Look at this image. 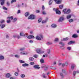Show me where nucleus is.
I'll return each mask as SVG.
<instances>
[{
  "instance_id": "f257e3e1",
  "label": "nucleus",
  "mask_w": 79,
  "mask_h": 79,
  "mask_svg": "<svg viewBox=\"0 0 79 79\" xmlns=\"http://www.w3.org/2000/svg\"><path fill=\"white\" fill-rule=\"evenodd\" d=\"M67 9H65L63 10V12L64 14H69L71 12V10L69 9H68L67 10Z\"/></svg>"
},
{
  "instance_id": "f03ea898",
  "label": "nucleus",
  "mask_w": 79,
  "mask_h": 79,
  "mask_svg": "<svg viewBox=\"0 0 79 79\" xmlns=\"http://www.w3.org/2000/svg\"><path fill=\"white\" fill-rule=\"evenodd\" d=\"M27 33H26V34H24V33L23 32H21L20 34V36H24L25 37H27Z\"/></svg>"
},
{
  "instance_id": "7ed1b4c3",
  "label": "nucleus",
  "mask_w": 79,
  "mask_h": 79,
  "mask_svg": "<svg viewBox=\"0 0 79 79\" xmlns=\"http://www.w3.org/2000/svg\"><path fill=\"white\" fill-rule=\"evenodd\" d=\"M35 18V15H31L28 18V19H34Z\"/></svg>"
},
{
  "instance_id": "20e7f679",
  "label": "nucleus",
  "mask_w": 79,
  "mask_h": 79,
  "mask_svg": "<svg viewBox=\"0 0 79 79\" xmlns=\"http://www.w3.org/2000/svg\"><path fill=\"white\" fill-rule=\"evenodd\" d=\"M41 67L42 68H44V70L45 71H46V70H47V69H48V67H46V66H45V65H43Z\"/></svg>"
},
{
  "instance_id": "39448f33",
  "label": "nucleus",
  "mask_w": 79,
  "mask_h": 79,
  "mask_svg": "<svg viewBox=\"0 0 79 79\" xmlns=\"http://www.w3.org/2000/svg\"><path fill=\"white\" fill-rule=\"evenodd\" d=\"M64 19V18L63 17H60L59 19L58 20L59 22H62L63 21Z\"/></svg>"
},
{
  "instance_id": "423d86ee",
  "label": "nucleus",
  "mask_w": 79,
  "mask_h": 79,
  "mask_svg": "<svg viewBox=\"0 0 79 79\" xmlns=\"http://www.w3.org/2000/svg\"><path fill=\"white\" fill-rule=\"evenodd\" d=\"M36 51L38 53H42L41 49H36Z\"/></svg>"
},
{
  "instance_id": "0eeeda50",
  "label": "nucleus",
  "mask_w": 79,
  "mask_h": 79,
  "mask_svg": "<svg viewBox=\"0 0 79 79\" xmlns=\"http://www.w3.org/2000/svg\"><path fill=\"white\" fill-rule=\"evenodd\" d=\"M20 54H21V55H26L28 54L27 52H20Z\"/></svg>"
},
{
  "instance_id": "6e6552de",
  "label": "nucleus",
  "mask_w": 79,
  "mask_h": 79,
  "mask_svg": "<svg viewBox=\"0 0 79 79\" xmlns=\"http://www.w3.org/2000/svg\"><path fill=\"white\" fill-rule=\"evenodd\" d=\"M27 38L30 39H34V36L32 35H30L27 37Z\"/></svg>"
},
{
  "instance_id": "1a4fd4ad",
  "label": "nucleus",
  "mask_w": 79,
  "mask_h": 79,
  "mask_svg": "<svg viewBox=\"0 0 79 79\" xmlns=\"http://www.w3.org/2000/svg\"><path fill=\"white\" fill-rule=\"evenodd\" d=\"M0 2H2L1 3V5H4L5 2V0H0Z\"/></svg>"
},
{
  "instance_id": "9d476101",
  "label": "nucleus",
  "mask_w": 79,
  "mask_h": 79,
  "mask_svg": "<svg viewBox=\"0 0 79 79\" xmlns=\"http://www.w3.org/2000/svg\"><path fill=\"white\" fill-rule=\"evenodd\" d=\"M35 69H40V67H39L38 65H36L34 66Z\"/></svg>"
},
{
  "instance_id": "9b49d317",
  "label": "nucleus",
  "mask_w": 79,
  "mask_h": 79,
  "mask_svg": "<svg viewBox=\"0 0 79 79\" xmlns=\"http://www.w3.org/2000/svg\"><path fill=\"white\" fill-rule=\"evenodd\" d=\"M56 14H57V15H60V14H61V12L58 10H56Z\"/></svg>"
},
{
  "instance_id": "f8f14e48",
  "label": "nucleus",
  "mask_w": 79,
  "mask_h": 79,
  "mask_svg": "<svg viewBox=\"0 0 79 79\" xmlns=\"http://www.w3.org/2000/svg\"><path fill=\"white\" fill-rule=\"evenodd\" d=\"M5 27V25L4 24H0V27H1V28L3 29L4 27Z\"/></svg>"
},
{
  "instance_id": "ddd939ff",
  "label": "nucleus",
  "mask_w": 79,
  "mask_h": 79,
  "mask_svg": "<svg viewBox=\"0 0 79 79\" xmlns=\"http://www.w3.org/2000/svg\"><path fill=\"white\" fill-rule=\"evenodd\" d=\"M51 27H52L55 28V27H56V25L55 24H53L51 25Z\"/></svg>"
},
{
  "instance_id": "4468645a",
  "label": "nucleus",
  "mask_w": 79,
  "mask_h": 79,
  "mask_svg": "<svg viewBox=\"0 0 79 79\" xmlns=\"http://www.w3.org/2000/svg\"><path fill=\"white\" fill-rule=\"evenodd\" d=\"M61 0H58L56 2V3H57V4H60V3H61Z\"/></svg>"
},
{
  "instance_id": "2eb2a0df",
  "label": "nucleus",
  "mask_w": 79,
  "mask_h": 79,
  "mask_svg": "<svg viewBox=\"0 0 79 79\" xmlns=\"http://www.w3.org/2000/svg\"><path fill=\"white\" fill-rule=\"evenodd\" d=\"M79 73V71H77V72L76 71H74L73 73V76H75V75H76V74L77 73Z\"/></svg>"
},
{
  "instance_id": "dca6fc26",
  "label": "nucleus",
  "mask_w": 79,
  "mask_h": 79,
  "mask_svg": "<svg viewBox=\"0 0 79 79\" xmlns=\"http://www.w3.org/2000/svg\"><path fill=\"white\" fill-rule=\"evenodd\" d=\"M10 73H7L6 75V77H10Z\"/></svg>"
},
{
  "instance_id": "f3484780",
  "label": "nucleus",
  "mask_w": 79,
  "mask_h": 79,
  "mask_svg": "<svg viewBox=\"0 0 79 79\" xmlns=\"http://www.w3.org/2000/svg\"><path fill=\"white\" fill-rule=\"evenodd\" d=\"M72 37H73V38H76L77 37V35L76 34H74L73 35Z\"/></svg>"
},
{
  "instance_id": "a211bd4d",
  "label": "nucleus",
  "mask_w": 79,
  "mask_h": 79,
  "mask_svg": "<svg viewBox=\"0 0 79 79\" xmlns=\"http://www.w3.org/2000/svg\"><path fill=\"white\" fill-rule=\"evenodd\" d=\"M36 39H37V40H41V38L39 36H36Z\"/></svg>"
},
{
  "instance_id": "6ab92c4d",
  "label": "nucleus",
  "mask_w": 79,
  "mask_h": 79,
  "mask_svg": "<svg viewBox=\"0 0 79 79\" xmlns=\"http://www.w3.org/2000/svg\"><path fill=\"white\" fill-rule=\"evenodd\" d=\"M29 60L30 61H34V59L33 57H30L29 58Z\"/></svg>"
},
{
  "instance_id": "aec40b11",
  "label": "nucleus",
  "mask_w": 79,
  "mask_h": 79,
  "mask_svg": "<svg viewBox=\"0 0 79 79\" xmlns=\"http://www.w3.org/2000/svg\"><path fill=\"white\" fill-rule=\"evenodd\" d=\"M15 38V37H17L18 39H19L20 38V36L19 35H15L13 36Z\"/></svg>"
},
{
  "instance_id": "412c9836",
  "label": "nucleus",
  "mask_w": 79,
  "mask_h": 79,
  "mask_svg": "<svg viewBox=\"0 0 79 79\" xmlns=\"http://www.w3.org/2000/svg\"><path fill=\"white\" fill-rule=\"evenodd\" d=\"M48 19V18H47L46 20H43L42 21V23H45L47 21V20Z\"/></svg>"
},
{
  "instance_id": "4be33fe9",
  "label": "nucleus",
  "mask_w": 79,
  "mask_h": 79,
  "mask_svg": "<svg viewBox=\"0 0 79 79\" xmlns=\"http://www.w3.org/2000/svg\"><path fill=\"white\" fill-rule=\"evenodd\" d=\"M75 66H76V65L74 64H73L71 67L72 69H74V67H75Z\"/></svg>"
},
{
  "instance_id": "5701e85b",
  "label": "nucleus",
  "mask_w": 79,
  "mask_h": 79,
  "mask_svg": "<svg viewBox=\"0 0 79 79\" xmlns=\"http://www.w3.org/2000/svg\"><path fill=\"white\" fill-rule=\"evenodd\" d=\"M7 19H11V20H12L13 19V17L11 16L10 17H7Z\"/></svg>"
},
{
  "instance_id": "b1692460",
  "label": "nucleus",
  "mask_w": 79,
  "mask_h": 79,
  "mask_svg": "<svg viewBox=\"0 0 79 79\" xmlns=\"http://www.w3.org/2000/svg\"><path fill=\"white\" fill-rule=\"evenodd\" d=\"M74 42L71 41L68 43V44H69V45H71L72 44H74Z\"/></svg>"
},
{
  "instance_id": "393cba45",
  "label": "nucleus",
  "mask_w": 79,
  "mask_h": 79,
  "mask_svg": "<svg viewBox=\"0 0 79 79\" xmlns=\"http://www.w3.org/2000/svg\"><path fill=\"white\" fill-rule=\"evenodd\" d=\"M69 38H65L63 39V40L64 41H66V40H68Z\"/></svg>"
},
{
  "instance_id": "a878e982",
  "label": "nucleus",
  "mask_w": 79,
  "mask_h": 79,
  "mask_svg": "<svg viewBox=\"0 0 79 79\" xmlns=\"http://www.w3.org/2000/svg\"><path fill=\"white\" fill-rule=\"evenodd\" d=\"M71 15H70L67 16V19H69L71 18Z\"/></svg>"
},
{
  "instance_id": "bb28decb",
  "label": "nucleus",
  "mask_w": 79,
  "mask_h": 79,
  "mask_svg": "<svg viewBox=\"0 0 79 79\" xmlns=\"http://www.w3.org/2000/svg\"><path fill=\"white\" fill-rule=\"evenodd\" d=\"M22 66H29V64L26 63L23 64H22Z\"/></svg>"
},
{
  "instance_id": "cd10ccee",
  "label": "nucleus",
  "mask_w": 79,
  "mask_h": 79,
  "mask_svg": "<svg viewBox=\"0 0 79 79\" xmlns=\"http://www.w3.org/2000/svg\"><path fill=\"white\" fill-rule=\"evenodd\" d=\"M40 61L41 63H44V60L43 59H42L40 60Z\"/></svg>"
},
{
  "instance_id": "c85d7f7f",
  "label": "nucleus",
  "mask_w": 79,
  "mask_h": 79,
  "mask_svg": "<svg viewBox=\"0 0 79 79\" xmlns=\"http://www.w3.org/2000/svg\"><path fill=\"white\" fill-rule=\"evenodd\" d=\"M16 21H17V19L16 18H15L13 19V22L15 23Z\"/></svg>"
},
{
  "instance_id": "c756f323",
  "label": "nucleus",
  "mask_w": 79,
  "mask_h": 79,
  "mask_svg": "<svg viewBox=\"0 0 79 79\" xmlns=\"http://www.w3.org/2000/svg\"><path fill=\"white\" fill-rule=\"evenodd\" d=\"M60 76H61L62 79H63L64 77V76H63V73H60Z\"/></svg>"
},
{
  "instance_id": "7c9ffc66",
  "label": "nucleus",
  "mask_w": 79,
  "mask_h": 79,
  "mask_svg": "<svg viewBox=\"0 0 79 79\" xmlns=\"http://www.w3.org/2000/svg\"><path fill=\"white\" fill-rule=\"evenodd\" d=\"M4 57L2 56H0V60H3Z\"/></svg>"
},
{
  "instance_id": "2f4dec72",
  "label": "nucleus",
  "mask_w": 79,
  "mask_h": 79,
  "mask_svg": "<svg viewBox=\"0 0 79 79\" xmlns=\"http://www.w3.org/2000/svg\"><path fill=\"white\" fill-rule=\"evenodd\" d=\"M29 15V13H26L25 14V15L26 17H27V16H28Z\"/></svg>"
},
{
  "instance_id": "473e14b6",
  "label": "nucleus",
  "mask_w": 79,
  "mask_h": 79,
  "mask_svg": "<svg viewBox=\"0 0 79 79\" xmlns=\"http://www.w3.org/2000/svg\"><path fill=\"white\" fill-rule=\"evenodd\" d=\"M63 8V5H61L59 6V8L60 9H62Z\"/></svg>"
},
{
  "instance_id": "72a5a7b5",
  "label": "nucleus",
  "mask_w": 79,
  "mask_h": 79,
  "mask_svg": "<svg viewBox=\"0 0 79 79\" xmlns=\"http://www.w3.org/2000/svg\"><path fill=\"white\" fill-rule=\"evenodd\" d=\"M2 9H3V10H8V9L6 8L4 6H3Z\"/></svg>"
},
{
  "instance_id": "f704fd0d",
  "label": "nucleus",
  "mask_w": 79,
  "mask_h": 79,
  "mask_svg": "<svg viewBox=\"0 0 79 79\" xmlns=\"http://www.w3.org/2000/svg\"><path fill=\"white\" fill-rule=\"evenodd\" d=\"M42 77L43 78H46V77L45 76V73H43V74Z\"/></svg>"
},
{
  "instance_id": "c9c22d12",
  "label": "nucleus",
  "mask_w": 79,
  "mask_h": 79,
  "mask_svg": "<svg viewBox=\"0 0 79 79\" xmlns=\"http://www.w3.org/2000/svg\"><path fill=\"white\" fill-rule=\"evenodd\" d=\"M52 2H53L52 0H50L49 2V5H51L52 3Z\"/></svg>"
},
{
  "instance_id": "e433bc0d",
  "label": "nucleus",
  "mask_w": 79,
  "mask_h": 79,
  "mask_svg": "<svg viewBox=\"0 0 79 79\" xmlns=\"http://www.w3.org/2000/svg\"><path fill=\"white\" fill-rule=\"evenodd\" d=\"M59 44L61 45H62V46H64V44L62 42L59 43Z\"/></svg>"
},
{
  "instance_id": "4c0bfd02",
  "label": "nucleus",
  "mask_w": 79,
  "mask_h": 79,
  "mask_svg": "<svg viewBox=\"0 0 79 79\" xmlns=\"http://www.w3.org/2000/svg\"><path fill=\"white\" fill-rule=\"evenodd\" d=\"M19 62H20V63H25V62H24V61L21 60H19Z\"/></svg>"
},
{
  "instance_id": "58836bf2",
  "label": "nucleus",
  "mask_w": 79,
  "mask_h": 79,
  "mask_svg": "<svg viewBox=\"0 0 79 79\" xmlns=\"http://www.w3.org/2000/svg\"><path fill=\"white\" fill-rule=\"evenodd\" d=\"M52 44V43L50 42H48L47 43V45H51Z\"/></svg>"
},
{
  "instance_id": "ea45409f",
  "label": "nucleus",
  "mask_w": 79,
  "mask_h": 79,
  "mask_svg": "<svg viewBox=\"0 0 79 79\" xmlns=\"http://www.w3.org/2000/svg\"><path fill=\"white\" fill-rule=\"evenodd\" d=\"M16 2V0H12L11 1V3H13Z\"/></svg>"
},
{
  "instance_id": "a19ab883",
  "label": "nucleus",
  "mask_w": 79,
  "mask_h": 79,
  "mask_svg": "<svg viewBox=\"0 0 79 79\" xmlns=\"http://www.w3.org/2000/svg\"><path fill=\"white\" fill-rule=\"evenodd\" d=\"M1 24H2V23H5V20H2L0 21Z\"/></svg>"
},
{
  "instance_id": "79ce46f5",
  "label": "nucleus",
  "mask_w": 79,
  "mask_h": 79,
  "mask_svg": "<svg viewBox=\"0 0 79 79\" xmlns=\"http://www.w3.org/2000/svg\"><path fill=\"white\" fill-rule=\"evenodd\" d=\"M34 64H35L34 62H30V64H31V65H34Z\"/></svg>"
},
{
  "instance_id": "37998d69",
  "label": "nucleus",
  "mask_w": 79,
  "mask_h": 79,
  "mask_svg": "<svg viewBox=\"0 0 79 79\" xmlns=\"http://www.w3.org/2000/svg\"><path fill=\"white\" fill-rule=\"evenodd\" d=\"M6 5H7V6H10V2H7Z\"/></svg>"
},
{
  "instance_id": "c03bdc74",
  "label": "nucleus",
  "mask_w": 79,
  "mask_h": 79,
  "mask_svg": "<svg viewBox=\"0 0 79 79\" xmlns=\"http://www.w3.org/2000/svg\"><path fill=\"white\" fill-rule=\"evenodd\" d=\"M21 77L22 78L24 77H25V75H24V74H21Z\"/></svg>"
},
{
  "instance_id": "a18cd8bd",
  "label": "nucleus",
  "mask_w": 79,
  "mask_h": 79,
  "mask_svg": "<svg viewBox=\"0 0 79 79\" xmlns=\"http://www.w3.org/2000/svg\"><path fill=\"white\" fill-rule=\"evenodd\" d=\"M7 23H10L11 22V21L10 20H8L6 21Z\"/></svg>"
},
{
  "instance_id": "49530a36",
  "label": "nucleus",
  "mask_w": 79,
  "mask_h": 79,
  "mask_svg": "<svg viewBox=\"0 0 79 79\" xmlns=\"http://www.w3.org/2000/svg\"><path fill=\"white\" fill-rule=\"evenodd\" d=\"M41 21H42V19H40L38 20V22L40 23V22H41Z\"/></svg>"
},
{
  "instance_id": "de8ad7c7",
  "label": "nucleus",
  "mask_w": 79,
  "mask_h": 79,
  "mask_svg": "<svg viewBox=\"0 0 79 79\" xmlns=\"http://www.w3.org/2000/svg\"><path fill=\"white\" fill-rule=\"evenodd\" d=\"M73 20L72 19H71L69 20V22L70 23H71L72 22H73Z\"/></svg>"
},
{
  "instance_id": "09e8293b",
  "label": "nucleus",
  "mask_w": 79,
  "mask_h": 79,
  "mask_svg": "<svg viewBox=\"0 0 79 79\" xmlns=\"http://www.w3.org/2000/svg\"><path fill=\"white\" fill-rule=\"evenodd\" d=\"M24 50V48H22L20 49V51H23V50Z\"/></svg>"
},
{
  "instance_id": "8fccbe9b",
  "label": "nucleus",
  "mask_w": 79,
  "mask_h": 79,
  "mask_svg": "<svg viewBox=\"0 0 79 79\" xmlns=\"http://www.w3.org/2000/svg\"><path fill=\"white\" fill-rule=\"evenodd\" d=\"M58 41V38H56L55 40V42H57V41Z\"/></svg>"
},
{
  "instance_id": "3c124183",
  "label": "nucleus",
  "mask_w": 79,
  "mask_h": 79,
  "mask_svg": "<svg viewBox=\"0 0 79 79\" xmlns=\"http://www.w3.org/2000/svg\"><path fill=\"white\" fill-rule=\"evenodd\" d=\"M42 13L43 14V15H46V13L45 12V11H43L42 12Z\"/></svg>"
},
{
  "instance_id": "603ef678",
  "label": "nucleus",
  "mask_w": 79,
  "mask_h": 79,
  "mask_svg": "<svg viewBox=\"0 0 79 79\" xmlns=\"http://www.w3.org/2000/svg\"><path fill=\"white\" fill-rule=\"evenodd\" d=\"M40 12V11H39V10H36V13H39Z\"/></svg>"
},
{
  "instance_id": "864d4df0",
  "label": "nucleus",
  "mask_w": 79,
  "mask_h": 79,
  "mask_svg": "<svg viewBox=\"0 0 79 79\" xmlns=\"http://www.w3.org/2000/svg\"><path fill=\"white\" fill-rule=\"evenodd\" d=\"M38 56L37 55H35L34 56V57L35 58H37Z\"/></svg>"
},
{
  "instance_id": "5fc2aeb1",
  "label": "nucleus",
  "mask_w": 79,
  "mask_h": 79,
  "mask_svg": "<svg viewBox=\"0 0 79 79\" xmlns=\"http://www.w3.org/2000/svg\"><path fill=\"white\" fill-rule=\"evenodd\" d=\"M15 76H18V73L16 72L15 73Z\"/></svg>"
},
{
  "instance_id": "6e6d98bb",
  "label": "nucleus",
  "mask_w": 79,
  "mask_h": 79,
  "mask_svg": "<svg viewBox=\"0 0 79 79\" xmlns=\"http://www.w3.org/2000/svg\"><path fill=\"white\" fill-rule=\"evenodd\" d=\"M67 49L68 50H71V47H68L67 48Z\"/></svg>"
},
{
  "instance_id": "4d7b16f0",
  "label": "nucleus",
  "mask_w": 79,
  "mask_h": 79,
  "mask_svg": "<svg viewBox=\"0 0 79 79\" xmlns=\"http://www.w3.org/2000/svg\"><path fill=\"white\" fill-rule=\"evenodd\" d=\"M45 9V7H44V6H42V10H44Z\"/></svg>"
},
{
  "instance_id": "13d9d810",
  "label": "nucleus",
  "mask_w": 79,
  "mask_h": 79,
  "mask_svg": "<svg viewBox=\"0 0 79 79\" xmlns=\"http://www.w3.org/2000/svg\"><path fill=\"white\" fill-rule=\"evenodd\" d=\"M15 57H17V58H19V56L18 55H15Z\"/></svg>"
},
{
  "instance_id": "bf43d9fd",
  "label": "nucleus",
  "mask_w": 79,
  "mask_h": 79,
  "mask_svg": "<svg viewBox=\"0 0 79 79\" xmlns=\"http://www.w3.org/2000/svg\"><path fill=\"white\" fill-rule=\"evenodd\" d=\"M58 10V9H56V8H53V11H56V10Z\"/></svg>"
},
{
  "instance_id": "052dcab7",
  "label": "nucleus",
  "mask_w": 79,
  "mask_h": 79,
  "mask_svg": "<svg viewBox=\"0 0 79 79\" xmlns=\"http://www.w3.org/2000/svg\"><path fill=\"white\" fill-rule=\"evenodd\" d=\"M47 52L48 53H50V49H48Z\"/></svg>"
},
{
  "instance_id": "680f3d73",
  "label": "nucleus",
  "mask_w": 79,
  "mask_h": 79,
  "mask_svg": "<svg viewBox=\"0 0 79 79\" xmlns=\"http://www.w3.org/2000/svg\"><path fill=\"white\" fill-rule=\"evenodd\" d=\"M52 69H56V68L55 67H52Z\"/></svg>"
},
{
  "instance_id": "e2e57ef3",
  "label": "nucleus",
  "mask_w": 79,
  "mask_h": 79,
  "mask_svg": "<svg viewBox=\"0 0 79 79\" xmlns=\"http://www.w3.org/2000/svg\"><path fill=\"white\" fill-rule=\"evenodd\" d=\"M29 43H33V41H32V40H30L29 41Z\"/></svg>"
},
{
  "instance_id": "0e129e2a",
  "label": "nucleus",
  "mask_w": 79,
  "mask_h": 79,
  "mask_svg": "<svg viewBox=\"0 0 79 79\" xmlns=\"http://www.w3.org/2000/svg\"><path fill=\"white\" fill-rule=\"evenodd\" d=\"M20 10H18V12H17L18 14V13H20Z\"/></svg>"
},
{
  "instance_id": "69168bd1",
  "label": "nucleus",
  "mask_w": 79,
  "mask_h": 79,
  "mask_svg": "<svg viewBox=\"0 0 79 79\" xmlns=\"http://www.w3.org/2000/svg\"><path fill=\"white\" fill-rule=\"evenodd\" d=\"M68 65V62H66L65 63V65H66V66H67Z\"/></svg>"
},
{
  "instance_id": "338daca9",
  "label": "nucleus",
  "mask_w": 79,
  "mask_h": 79,
  "mask_svg": "<svg viewBox=\"0 0 79 79\" xmlns=\"http://www.w3.org/2000/svg\"><path fill=\"white\" fill-rule=\"evenodd\" d=\"M40 37L41 38V39H42L43 38V36L42 35H40Z\"/></svg>"
},
{
  "instance_id": "774afa93",
  "label": "nucleus",
  "mask_w": 79,
  "mask_h": 79,
  "mask_svg": "<svg viewBox=\"0 0 79 79\" xmlns=\"http://www.w3.org/2000/svg\"><path fill=\"white\" fill-rule=\"evenodd\" d=\"M10 79H15V78L13 77H11L10 78Z\"/></svg>"
}]
</instances>
